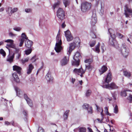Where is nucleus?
Returning a JSON list of instances; mask_svg holds the SVG:
<instances>
[{
  "instance_id": "obj_1",
  "label": "nucleus",
  "mask_w": 132,
  "mask_h": 132,
  "mask_svg": "<svg viewBox=\"0 0 132 132\" xmlns=\"http://www.w3.org/2000/svg\"><path fill=\"white\" fill-rule=\"evenodd\" d=\"M5 42L8 43L7 44L6 47L9 50V53L10 51L9 47H11L14 49L13 55L14 57L15 55V59L16 60H19L21 57V52L20 48L16 47L14 43V41L12 39H8L5 41Z\"/></svg>"
},
{
  "instance_id": "obj_2",
  "label": "nucleus",
  "mask_w": 132,
  "mask_h": 132,
  "mask_svg": "<svg viewBox=\"0 0 132 132\" xmlns=\"http://www.w3.org/2000/svg\"><path fill=\"white\" fill-rule=\"evenodd\" d=\"M112 79L111 73L109 72L108 73L107 76L104 79V82H103L102 86L104 88L109 89H117L118 87L114 82H112L109 84Z\"/></svg>"
},
{
  "instance_id": "obj_3",
  "label": "nucleus",
  "mask_w": 132,
  "mask_h": 132,
  "mask_svg": "<svg viewBox=\"0 0 132 132\" xmlns=\"http://www.w3.org/2000/svg\"><path fill=\"white\" fill-rule=\"evenodd\" d=\"M108 31L110 34L111 37L109 39L110 44L115 47L117 48L118 47V45L115 39L116 35L114 33V31L111 29H109Z\"/></svg>"
},
{
  "instance_id": "obj_4",
  "label": "nucleus",
  "mask_w": 132,
  "mask_h": 132,
  "mask_svg": "<svg viewBox=\"0 0 132 132\" xmlns=\"http://www.w3.org/2000/svg\"><path fill=\"white\" fill-rule=\"evenodd\" d=\"M60 33L59 31L56 37V43L55 44L54 49L57 53L60 52L62 49L63 47L62 46V42L60 37Z\"/></svg>"
},
{
  "instance_id": "obj_5",
  "label": "nucleus",
  "mask_w": 132,
  "mask_h": 132,
  "mask_svg": "<svg viewBox=\"0 0 132 132\" xmlns=\"http://www.w3.org/2000/svg\"><path fill=\"white\" fill-rule=\"evenodd\" d=\"M80 40L78 38H76L75 42L70 43L69 44V47L68 50L69 53H70L75 48V47L79 46L80 45Z\"/></svg>"
},
{
  "instance_id": "obj_6",
  "label": "nucleus",
  "mask_w": 132,
  "mask_h": 132,
  "mask_svg": "<svg viewBox=\"0 0 132 132\" xmlns=\"http://www.w3.org/2000/svg\"><path fill=\"white\" fill-rule=\"evenodd\" d=\"M65 12L62 8H60L57 12V16L61 20H62L65 18Z\"/></svg>"
},
{
  "instance_id": "obj_7",
  "label": "nucleus",
  "mask_w": 132,
  "mask_h": 132,
  "mask_svg": "<svg viewBox=\"0 0 132 132\" xmlns=\"http://www.w3.org/2000/svg\"><path fill=\"white\" fill-rule=\"evenodd\" d=\"M126 45L125 43H123L122 46L121 50V54L125 57L128 55L129 53V49L126 47Z\"/></svg>"
},
{
  "instance_id": "obj_8",
  "label": "nucleus",
  "mask_w": 132,
  "mask_h": 132,
  "mask_svg": "<svg viewBox=\"0 0 132 132\" xmlns=\"http://www.w3.org/2000/svg\"><path fill=\"white\" fill-rule=\"evenodd\" d=\"M91 6L90 3L87 2H83L81 5V10L83 12H85L87 10L89 9Z\"/></svg>"
},
{
  "instance_id": "obj_9",
  "label": "nucleus",
  "mask_w": 132,
  "mask_h": 132,
  "mask_svg": "<svg viewBox=\"0 0 132 132\" xmlns=\"http://www.w3.org/2000/svg\"><path fill=\"white\" fill-rule=\"evenodd\" d=\"M85 71L83 70L82 68L79 69L75 68L73 70V72L75 74L80 75L81 77H83L82 75L85 73Z\"/></svg>"
},
{
  "instance_id": "obj_10",
  "label": "nucleus",
  "mask_w": 132,
  "mask_h": 132,
  "mask_svg": "<svg viewBox=\"0 0 132 132\" xmlns=\"http://www.w3.org/2000/svg\"><path fill=\"white\" fill-rule=\"evenodd\" d=\"M65 36L66 37L67 40L68 42H70L73 39V38L71 34L70 31L68 30L65 32Z\"/></svg>"
},
{
  "instance_id": "obj_11",
  "label": "nucleus",
  "mask_w": 132,
  "mask_h": 132,
  "mask_svg": "<svg viewBox=\"0 0 132 132\" xmlns=\"http://www.w3.org/2000/svg\"><path fill=\"white\" fill-rule=\"evenodd\" d=\"M124 11V14L126 17H128L129 15L132 13V10L131 9L128 7L127 5L125 6Z\"/></svg>"
},
{
  "instance_id": "obj_12",
  "label": "nucleus",
  "mask_w": 132,
  "mask_h": 132,
  "mask_svg": "<svg viewBox=\"0 0 132 132\" xmlns=\"http://www.w3.org/2000/svg\"><path fill=\"white\" fill-rule=\"evenodd\" d=\"M69 60L68 57L64 56L61 61V64L62 66H64L67 64Z\"/></svg>"
},
{
  "instance_id": "obj_13",
  "label": "nucleus",
  "mask_w": 132,
  "mask_h": 132,
  "mask_svg": "<svg viewBox=\"0 0 132 132\" xmlns=\"http://www.w3.org/2000/svg\"><path fill=\"white\" fill-rule=\"evenodd\" d=\"M25 46L28 48H30L32 45V41L28 39L25 41Z\"/></svg>"
},
{
  "instance_id": "obj_14",
  "label": "nucleus",
  "mask_w": 132,
  "mask_h": 132,
  "mask_svg": "<svg viewBox=\"0 0 132 132\" xmlns=\"http://www.w3.org/2000/svg\"><path fill=\"white\" fill-rule=\"evenodd\" d=\"M96 106L97 108V110L98 112H100L101 110V114L102 116V120H101V122L102 121H103V110L102 108L99 107L97 105H96Z\"/></svg>"
},
{
  "instance_id": "obj_15",
  "label": "nucleus",
  "mask_w": 132,
  "mask_h": 132,
  "mask_svg": "<svg viewBox=\"0 0 132 132\" xmlns=\"http://www.w3.org/2000/svg\"><path fill=\"white\" fill-rule=\"evenodd\" d=\"M24 97L25 99L26 100L27 103L29 106L30 107L32 106L33 105V104L32 101L28 97L27 95L26 94H24Z\"/></svg>"
},
{
  "instance_id": "obj_16",
  "label": "nucleus",
  "mask_w": 132,
  "mask_h": 132,
  "mask_svg": "<svg viewBox=\"0 0 132 132\" xmlns=\"http://www.w3.org/2000/svg\"><path fill=\"white\" fill-rule=\"evenodd\" d=\"M34 68V67L32 64H29L27 69V74H30Z\"/></svg>"
},
{
  "instance_id": "obj_17",
  "label": "nucleus",
  "mask_w": 132,
  "mask_h": 132,
  "mask_svg": "<svg viewBox=\"0 0 132 132\" xmlns=\"http://www.w3.org/2000/svg\"><path fill=\"white\" fill-rule=\"evenodd\" d=\"M12 76L14 80L17 83L20 82V79L16 73H14L12 74Z\"/></svg>"
},
{
  "instance_id": "obj_18",
  "label": "nucleus",
  "mask_w": 132,
  "mask_h": 132,
  "mask_svg": "<svg viewBox=\"0 0 132 132\" xmlns=\"http://www.w3.org/2000/svg\"><path fill=\"white\" fill-rule=\"evenodd\" d=\"M46 78L48 82L50 83L52 82L53 78L51 76V74L50 73H48L46 76Z\"/></svg>"
},
{
  "instance_id": "obj_19",
  "label": "nucleus",
  "mask_w": 132,
  "mask_h": 132,
  "mask_svg": "<svg viewBox=\"0 0 132 132\" xmlns=\"http://www.w3.org/2000/svg\"><path fill=\"white\" fill-rule=\"evenodd\" d=\"M13 70L16 71L19 74L20 73L21 69L20 67L16 65H14L13 66Z\"/></svg>"
},
{
  "instance_id": "obj_20",
  "label": "nucleus",
  "mask_w": 132,
  "mask_h": 132,
  "mask_svg": "<svg viewBox=\"0 0 132 132\" xmlns=\"http://www.w3.org/2000/svg\"><path fill=\"white\" fill-rule=\"evenodd\" d=\"M81 56L79 53L78 52H76L74 55L73 59L74 60L79 61V59L81 58Z\"/></svg>"
},
{
  "instance_id": "obj_21",
  "label": "nucleus",
  "mask_w": 132,
  "mask_h": 132,
  "mask_svg": "<svg viewBox=\"0 0 132 132\" xmlns=\"http://www.w3.org/2000/svg\"><path fill=\"white\" fill-rule=\"evenodd\" d=\"M15 89L17 95L20 97H21L22 95V92L21 91V90L17 87H15Z\"/></svg>"
},
{
  "instance_id": "obj_22",
  "label": "nucleus",
  "mask_w": 132,
  "mask_h": 132,
  "mask_svg": "<svg viewBox=\"0 0 132 132\" xmlns=\"http://www.w3.org/2000/svg\"><path fill=\"white\" fill-rule=\"evenodd\" d=\"M123 74L125 76L128 78H129L131 76V72L127 70L123 71Z\"/></svg>"
},
{
  "instance_id": "obj_23",
  "label": "nucleus",
  "mask_w": 132,
  "mask_h": 132,
  "mask_svg": "<svg viewBox=\"0 0 132 132\" xmlns=\"http://www.w3.org/2000/svg\"><path fill=\"white\" fill-rule=\"evenodd\" d=\"M97 18L94 16H93L90 19V23L92 25H94L97 22Z\"/></svg>"
},
{
  "instance_id": "obj_24",
  "label": "nucleus",
  "mask_w": 132,
  "mask_h": 132,
  "mask_svg": "<svg viewBox=\"0 0 132 132\" xmlns=\"http://www.w3.org/2000/svg\"><path fill=\"white\" fill-rule=\"evenodd\" d=\"M9 55L7 56L6 60L10 63L12 62L13 61V59L14 58L13 55L10 56Z\"/></svg>"
},
{
  "instance_id": "obj_25",
  "label": "nucleus",
  "mask_w": 132,
  "mask_h": 132,
  "mask_svg": "<svg viewBox=\"0 0 132 132\" xmlns=\"http://www.w3.org/2000/svg\"><path fill=\"white\" fill-rule=\"evenodd\" d=\"M107 70V68L105 66H103L99 70L100 75L103 74Z\"/></svg>"
},
{
  "instance_id": "obj_26",
  "label": "nucleus",
  "mask_w": 132,
  "mask_h": 132,
  "mask_svg": "<svg viewBox=\"0 0 132 132\" xmlns=\"http://www.w3.org/2000/svg\"><path fill=\"white\" fill-rule=\"evenodd\" d=\"M61 3V2L60 1H58L56 2L55 3L53 6V9L55 10V8L59 7Z\"/></svg>"
},
{
  "instance_id": "obj_27",
  "label": "nucleus",
  "mask_w": 132,
  "mask_h": 132,
  "mask_svg": "<svg viewBox=\"0 0 132 132\" xmlns=\"http://www.w3.org/2000/svg\"><path fill=\"white\" fill-rule=\"evenodd\" d=\"M74 60V61L72 62V64L73 65L77 67L79 65V61Z\"/></svg>"
},
{
  "instance_id": "obj_28",
  "label": "nucleus",
  "mask_w": 132,
  "mask_h": 132,
  "mask_svg": "<svg viewBox=\"0 0 132 132\" xmlns=\"http://www.w3.org/2000/svg\"><path fill=\"white\" fill-rule=\"evenodd\" d=\"M6 12L9 15H11L12 14V7H8L6 10Z\"/></svg>"
},
{
  "instance_id": "obj_29",
  "label": "nucleus",
  "mask_w": 132,
  "mask_h": 132,
  "mask_svg": "<svg viewBox=\"0 0 132 132\" xmlns=\"http://www.w3.org/2000/svg\"><path fill=\"white\" fill-rule=\"evenodd\" d=\"M69 111V110H67L65 112L63 115V118L64 120H66L67 119Z\"/></svg>"
},
{
  "instance_id": "obj_30",
  "label": "nucleus",
  "mask_w": 132,
  "mask_h": 132,
  "mask_svg": "<svg viewBox=\"0 0 132 132\" xmlns=\"http://www.w3.org/2000/svg\"><path fill=\"white\" fill-rule=\"evenodd\" d=\"M93 68V67L90 65H86L85 70H88L89 71H91Z\"/></svg>"
},
{
  "instance_id": "obj_31",
  "label": "nucleus",
  "mask_w": 132,
  "mask_h": 132,
  "mask_svg": "<svg viewBox=\"0 0 132 132\" xmlns=\"http://www.w3.org/2000/svg\"><path fill=\"white\" fill-rule=\"evenodd\" d=\"M63 3L64 5L66 7L67 6L69 5L70 3L69 0H63Z\"/></svg>"
},
{
  "instance_id": "obj_32",
  "label": "nucleus",
  "mask_w": 132,
  "mask_h": 132,
  "mask_svg": "<svg viewBox=\"0 0 132 132\" xmlns=\"http://www.w3.org/2000/svg\"><path fill=\"white\" fill-rule=\"evenodd\" d=\"M100 43H98L97 45L96 46L95 48V52L98 53H99L100 52Z\"/></svg>"
},
{
  "instance_id": "obj_33",
  "label": "nucleus",
  "mask_w": 132,
  "mask_h": 132,
  "mask_svg": "<svg viewBox=\"0 0 132 132\" xmlns=\"http://www.w3.org/2000/svg\"><path fill=\"white\" fill-rule=\"evenodd\" d=\"M92 91L90 89H88L86 91V96L87 97H89L91 94Z\"/></svg>"
},
{
  "instance_id": "obj_34",
  "label": "nucleus",
  "mask_w": 132,
  "mask_h": 132,
  "mask_svg": "<svg viewBox=\"0 0 132 132\" xmlns=\"http://www.w3.org/2000/svg\"><path fill=\"white\" fill-rule=\"evenodd\" d=\"M108 107H105V110H104L105 112L107 115H109V116H111V114L109 113V112L108 111Z\"/></svg>"
},
{
  "instance_id": "obj_35",
  "label": "nucleus",
  "mask_w": 132,
  "mask_h": 132,
  "mask_svg": "<svg viewBox=\"0 0 132 132\" xmlns=\"http://www.w3.org/2000/svg\"><path fill=\"white\" fill-rule=\"evenodd\" d=\"M29 60V58L28 57H27L26 58H25L24 59H21V61L22 62V63L23 64H24L26 62L28 61Z\"/></svg>"
},
{
  "instance_id": "obj_36",
  "label": "nucleus",
  "mask_w": 132,
  "mask_h": 132,
  "mask_svg": "<svg viewBox=\"0 0 132 132\" xmlns=\"http://www.w3.org/2000/svg\"><path fill=\"white\" fill-rule=\"evenodd\" d=\"M13 29L17 31H20L22 29V28L20 27H16L13 28Z\"/></svg>"
},
{
  "instance_id": "obj_37",
  "label": "nucleus",
  "mask_w": 132,
  "mask_h": 132,
  "mask_svg": "<svg viewBox=\"0 0 132 132\" xmlns=\"http://www.w3.org/2000/svg\"><path fill=\"white\" fill-rule=\"evenodd\" d=\"M21 37L22 38L21 39H23L24 40L25 39H27V37L24 33H22L21 34Z\"/></svg>"
},
{
  "instance_id": "obj_38",
  "label": "nucleus",
  "mask_w": 132,
  "mask_h": 132,
  "mask_svg": "<svg viewBox=\"0 0 132 132\" xmlns=\"http://www.w3.org/2000/svg\"><path fill=\"white\" fill-rule=\"evenodd\" d=\"M0 53L4 57L6 56V53L5 51L2 49L0 50Z\"/></svg>"
},
{
  "instance_id": "obj_39",
  "label": "nucleus",
  "mask_w": 132,
  "mask_h": 132,
  "mask_svg": "<svg viewBox=\"0 0 132 132\" xmlns=\"http://www.w3.org/2000/svg\"><path fill=\"white\" fill-rule=\"evenodd\" d=\"M32 51V50L31 49L25 50V54L26 55H28L31 53Z\"/></svg>"
},
{
  "instance_id": "obj_40",
  "label": "nucleus",
  "mask_w": 132,
  "mask_h": 132,
  "mask_svg": "<svg viewBox=\"0 0 132 132\" xmlns=\"http://www.w3.org/2000/svg\"><path fill=\"white\" fill-rule=\"evenodd\" d=\"M38 59L37 58L36 56L35 55L31 59V60L32 62H35Z\"/></svg>"
},
{
  "instance_id": "obj_41",
  "label": "nucleus",
  "mask_w": 132,
  "mask_h": 132,
  "mask_svg": "<svg viewBox=\"0 0 132 132\" xmlns=\"http://www.w3.org/2000/svg\"><path fill=\"white\" fill-rule=\"evenodd\" d=\"M89 105L87 104H84L82 106L83 108L86 110L88 109L89 107Z\"/></svg>"
},
{
  "instance_id": "obj_42",
  "label": "nucleus",
  "mask_w": 132,
  "mask_h": 132,
  "mask_svg": "<svg viewBox=\"0 0 132 132\" xmlns=\"http://www.w3.org/2000/svg\"><path fill=\"white\" fill-rule=\"evenodd\" d=\"M96 44V42L95 40L90 42V46L91 47L94 46Z\"/></svg>"
},
{
  "instance_id": "obj_43",
  "label": "nucleus",
  "mask_w": 132,
  "mask_h": 132,
  "mask_svg": "<svg viewBox=\"0 0 132 132\" xmlns=\"http://www.w3.org/2000/svg\"><path fill=\"white\" fill-rule=\"evenodd\" d=\"M87 110H88V113L89 114H92L93 112L92 108L91 106H90Z\"/></svg>"
},
{
  "instance_id": "obj_44",
  "label": "nucleus",
  "mask_w": 132,
  "mask_h": 132,
  "mask_svg": "<svg viewBox=\"0 0 132 132\" xmlns=\"http://www.w3.org/2000/svg\"><path fill=\"white\" fill-rule=\"evenodd\" d=\"M118 112V107L117 105H116L114 109V112L116 113H117Z\"/></svg>"
},
{
  "instance_id": "obj_45",
  "label": "nucleus",
  "mask_w": 132,
  "mask_h": 132,
  "mask_svg": "<svg viewBox=\"0 0 132 132\" xmlns=\"http://www.w3.org/2000/svg\"><path fill=\"white\" fill-rule=\"evenodd\" d=\"M117 35L118 37L120 39L121 38L123 37L122 35L119 32L117 33Z\"/></svg>"
},
{
  "instance_id": "obj_46",
  "label": "nucleus",
  "mask_w": 132,
  "mask_h": 132,
  "mask_svg": "<svg viewBox=\"0 0 132 132\" xmlns=\"http://www.w3.org/2000/svg\"><path fill=\"white\" fill-rule=\"evenodd\" d=\"M127 99L129 101L130 103H131L132 102V95L130 94L129 96L127 98Z\"/></svg>"
},
{
  "instance_id": "obj_47",
  "label": "nucleus",
  "mask_w": 132,
  "mask_h": 132,
  "mask_svg": "<svg viewBox=\"0 0 132 132\" xmlns=\"http://www.w3.org/2000/svg\"><path fill=\"white\" fill-rule=\"evenodd\" d=\"M92 62V60L89 59H87L85 61V63H88L89 64H90Z\"/></svg>"
},
{
  "instance_id": "obj_48",
  "label": "nucleus",
  "mask_w": 132,
  "mask_h": 132,
  "mask_svg": "<svg viewBox=\"0 0 132 132\" xmlns=\"http://www.w3.org/2000/svg\"><path fill=\"white\" fill-rule=\"evenodd\" d=\"M80 132H86V129L85 128H79Z\"/></svg>"
},
{
  "instance_id": "obj_49",
  "label": "nucleus",
  "mask_w": 132,
  "mask_h": 132,
  "mask_svg": "<svg viewBox=\"0 0 132 132\" xmlns=\"http://www.w3.org/2000/svg\"><path fill=\"white\" fill-rule=\"evenodd\" d=\"M20 40V42L19 46L20 47H21L22 46L24 40H23V39H21Z\"/></svg>"
},
{
  "instance_id": "obj_50",
  "label": "nucleus",
  "mask_w": 132,
  "mask_h": 132,
  "mask_svg": "<svg viewBox=\"0 0 132 132\" xmlns=\"http://www.w3.org/2000/svg\"><path fill=\"white\" fill-rule=\"evenodd\" d=\"M121 95L123 96L126 97L127 95V93L126 91H124L121 92Z\"/></svg>"
},
{
  "instance_id": "obj_51",
  "label": "nucleus",
  "mask_w": 132,
  "mask_h": 132,
  "mask_svg": "<svg viewBox=\"0 0 132 132\" xmlns=\"http://www.w3.org/2000/svg\"><path fill=\"white\" fill-rule=\"evenodd\" d=\"M25 11L27 13L31 12L32 11V10L29 8L26 9H25Z\"/></svg>"
},
{
  "instance_id": "obj_52",
  "label": "nucleus",
  "mask_w": 132,
  "mask_h": 132,
  "mask_svg": "<svg viewBox=\"0 0 132 132\" xmlns=\"http://www.w3.org/2000/svg\"><path fill=\"white\" fill-rule=\"evenodd\" d=\"M18 10V9L17 8H12V13H14L16 12Z\"/></svg>"
},
{
  "instance_id": "obj_53",
  "label": "nucleus",
  "mask_w": 132,
  "mask_h": 132,
  "mask_svg": "<svg viewBox=\"0 0 132 132\" xmlns=\"http://www.w3.org/2000/svg\"><path fill=\"white\" fill-rule=\"evenodd\" d=\"M9 35L10 36L14 37L16 36V35L13 33L11 32H10L9 34Z\"/></svg>"
},
{
  "instance_id": "obj_54",
  "label": "nucleus",
  "mask_w": 132,
  "mask_h": 132,
  "mask_svg": "<svg viewBox=\"0 0 132 132\" xmlns=\"http://www.w3.org/2000/svg\"><path fill=\"white\" fill-rule=\"evenodd\" d=\"M38 132H44V129L41 127H39L38 129Z\"/></svg>"
},
{
  "instance_id": "obj_55",
  "label": "nucleus",
  "mask_w": 132,
  "mask_h": 132,
  "mask_svg": "<svg viewBox=\"0 0 132 132\" xmlns=\"http://www.w3.org/2000/svg\"><path fill=\"white\" fill-rule=\"evenodd\" d=\"M90 35L93 38H96L95 35L93 32H92L90 34Z\"/></svg>"
},
{
  "instance_id": "obj_56",
  "label": "nucleus",
  "mask_w": 132,
  "mask_h": 132,
  "mask_svg": "<svg viewBox=\"0 0 132 132\" xmlns=\"http://www.w3.org/2000/svg\"><path fill=\"white\" fill-rule=\"evenodd\" d=\"M116 92H115L114 93V94H112V95L113 97L114 100H116V96L117 95V94H116Z\"/></svg>"
},
{
  "instance_id": "obj_57",
  "label": "nucleus",
  "mask_w": 132,
  "mask_h": 132,
  "mask_svg": "<svg viewBox=\"0 0 132 132\" xmlns=\"http://www.w3.org/2000/svg\"><path fill=\"white\" fill-rule=\"evenodd\" d=\"M104 46V45L103 44H102L101 47V50H102V53H103L104 51V49H103V47Z\"/></svg>"
},
{
  "instance_id": "obj_58",
  "label": "nucleus",
  "mask_w": 132,
  "mask_h": 132,
  "mask_svg": "<svg viewBox=\"0 0 132 132\" xmlns=\"http://www.w3.org/2000/svg\"><path fill=\"white\" fill-rule=\"evenodd\" d=\"M75 79L74 78H71V82H72L73 84L74 82L75 81Z\"/></svg>"
},
{
  "instance_id": "obj_59",
  "label": "nucleus",
  "mask_w": 132,
  "mask_h": 132,
  "mask_svg": "<svg viewBox=\"0 0 132 132\" xmlns=\"http://www.w3.org/2000/svg\"><path fill=\"white\" fill-rule=\"evenodd\" d=\"M23 114L26 116V115L27 114V111H24L23 112Z\"/></svg>"
},
{
  "instance_id": "obj_60",
  "label": "nucleus",
  "mask_w": 132,
  "mask_h": 132,
  "mask_svg": "<svg viewBox=\"0 0 132 132\" xmlns=\"http://www.w3.org/2000/svg\"><path fill=\"white\" fill-rule=\"evenodd\" d=\"M66 26V25L64 23H63L62 25V28H64Z\"/></svg>"
},
{
  "instance_id": "obj_61",
  "label": "nucleus",
  "mask_w": 132,
  "mask_h": 132,
  "mask_svg": "<svg viewBox=\"0 0 132 132\" xmlns=\"http://www.w3.org/2000/svg\"><path fill=\"white\" fill-rule=\"evenodd\" d=\"M88 129L89 130V132H93L92 129L91 128L88 127Z\"/></svg>"
},
{
  "instance_id": "obj_62",
  "label": "nucleus",
  "mask_w": 132,
  "mask_h": 132,
  "mask_svg": "<svg viewBox=\"0 0 132 132\" xmlns=\"http://www.w3.org/2000/svg\"><path fill=\"white\" fill-rule=\"evenodd\" d=\"M5 125H7L10 124V122L7 121H6L5 122Z\"/></svg>"
},
{
  "instance_id": "obj_63",
  "label": "nucleus",
  "mask_w": 132,
  "mask_h": 132,
  "mask_svg": "<svg viewBox=\"0 0 132 132\" xmlns=\"http://www.w3.org/2000/svg\"><path fill=\"white\" fill-rule=\"evenodd\" d=\"M4 9V7H2L0 9V12H2L3 11Z\"/></svg>"
},
{
  "instance_id": "obj_64",
  "label": "nucleus",
  "mask_w": 132,
  "mask_h": 132,
  "mask_svg": "<svg viewBox=\"0 0 132 132\" xmlns=\"http://www.w3.org/2000/svg\"><path fill=\"white\" fill-rule=\"evenodd\" d=\"M79 84L81 85L82 84L83 82L82 80L81 81H79Z\"/></svg>"
}]
</instances>
